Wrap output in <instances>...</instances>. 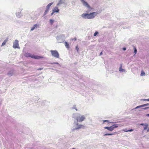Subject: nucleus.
Wrapping results in <instances>:
<instances>
[{
    "instance_id": "nucleus-20",
    "label": "nucleus",
    "mask_w": 149,
    "mask_h": 149,
    "mask_svg": "<svg viewBox=\"0 0 149 149\" xmlns=\"http://www.w3.org/2000/svg\"><path fill=\"white\" fill-rule=\"evenodd\" d=\"M148 124H146L144 125V130H146L148 128Z\"/></svg>"
},
{
    "instance_id": "nucleus-31",
    "label": "nucleus",
    "mask_w": 149,
    "mask_h": 149,
    "mask_svg": "<svg viewBox=\"0 0 149 149\" xmlns=\"http://www.w3.org/2000/svg\"><path fill=\"white\" fill-rule=\"evenodd\" d=\"M43 68H39V69H38V70H42V69H43Z\"/></svg>"
},
{
    "instance_id": "nucleus-18",
    "label": "nucleus",
    "mask_w": 149,
    "mask_h": 149,
    "mask_svg": "<svg viewBox=\"0 0 149 149\" xmlns=\"http://www.w3.org/2000/svg\"><path fill=\"white\" fill-rule=\"evenodd\" d=\"M52 3H49L46 6V8L49 9L51 5L52 4Z\"/></svg>"
},
{
    "instance_id": "nucleus-11",
    "label": "nucleus",
    "mask_w": 149,
    "mask_h": 149,
    "mask_svg": "<svg viewBox=\"0 0 149 149\" xmlns=\"http://www.w3.org/2000/svg\"><path fill=\"white\" fill-rule=\"evenodd\" d=\"M39 26L37 24H34L33 27H32L31 29V31H32L34 30L36 28L38 27Z\"/></svg>"
},
{
    "instance_id": "nucleus-19",
    "label": "nucleus",
    "mask_w": 149,
    "mask_h": 149,
    "mask_svg": "<svg viewBox=\"0 0 149 149\" xmlns=\"http://www.w3.org/2000/svg\"><path fill=\"white\" fill-rule=\"evenodd\" d=\"M49 8H46V10L45 11V12L44 13V14L45 15H46L47 14V13L48 12V11H49Z\"/></svg>"
},
{
    "instance_id": "nucleus-24",
    "label": "nucleus",
    "mask_w": 149,
    "mask_h": 149,
    "mask_svg": "<svg viewBox=\"0 0 149 149\" xmlns=\"http://www.w3.org/2000/svg\"><path fill=\"white\" fill-rule=\"evenodd\" d=\"M98 33H99L98 32L95 31V32L94 33V34L93 36H95L97 35V34H98Z\"/></svg>"
},
{
    "instance_id": "nucleus-17",
    "label": "nucleus",
    "mask_w": 149,
    "mask_h": 149,
    "mask_svg": "<svg viewBox=\"0 0 149 149\" xmlns=\"http://www.w3.org/2000/svg\"><path fill=\"white\" fill-rule=\"evenodd\" d=\"M13 74V72L12 71H10L8 73V75L9 76H12Z\"/></svg>"
},
{
    "instance_id": "nucleus-4",
    "label": "nucleus",
    "mask_w": 149,
    "mask_h": 149,
    "mask_svg": "<svg viewBox=\"0 0 149 149\" xmlns=\"http://www.w3.org/2000/svg\"><path fill=\"white\" fill-rule=\"evenodd\" d=\"M118 127V124H114L112 126L110 127H105L104 128V129H107L110 131H112L113 130H114V128H117Z\"/></svg>"
},
{
    "instance_id": "nucleus-15",
    "label": "nucleus",
    "mask_w": 149,
    "mask_h": 149,
    "mask_svg": "<svg viewBox=\"0 0 149 149\" xmlns=\"http://www.w3.org/2000/svg\"><path fill=\"white\" fill-rule=\"evenodd\" d=\"M115 132H114L113 133H111V134H108V133H107V134H104V136H107V135H114V134H115Z\"/></svg>"
},
{
    "instance_id": "nucleus-7",
    "label": "nucleus",
    "mask_w": 149,
    "mask_h": 149,
    "mask_svg": "<svg viewBox=\"0 0 149 149\" xmlns=\"http://www.w3.org/2000/svg\"><path fill=\"white\" fill-rule=\"evenodd\" d=\"M82 2L83 3L84 5L87 7L88 8H90V7L87 3V2H85L84 0H81Z\"/></svg>"
},
{
    "instance_id": "nucleus-37",
    "label": "nucleus",
    "mask_w": 149,
    "mask_h": 149,
    "mask_svg": "<svg viewBox=\"0 0 149 149\" xmlns=\"http://www.w3.org/2000/svg\"><path fill=\"white\" fill-rule=\"evenodd\" d=\"M146 116H149V114H147Z\"/></svg>"
},
{
    "instance_id": "nucleus-12",
    "label": "nucleus",
    "mask_w": 149,
    "mask_h": 149,
    "mask_svg": "<svg viewBox=\"0 0 149 149\" xmlns=\"http://www.w3.org/2000/svg\"><path fill=\"white\" fill-rule=\"evenodd\" d=\"M65 0H60L57 4V6H59L60 5L63 3H64Z\"/></svg>"
},
{
    "instance_id": "nucleus-5",
    "label": "nucleus",
    "mask_w": 149,
    "mask_h": 149,
    "mask_svg": "<svg viewBox=\"0 0 149 149\" xmlns=\"http://www.w3.org/2000/svg\"><path fill=\"white\" fill-rule=\"evenodd\" d=\"M50 52L52 55L57 58L59 57V54L58 52L56 50H51Z\"/></svg>"
},
{
    "instance_id": "nucleus-22",
    "label": "nucleus",
    "mask_w": 149,
    "mask_h": 149,
    "mask_svg": "<svg viewBox=\"0 0 149 149\" xmlns=\"http://www.w3.org/2000/svg\"><path fill=\"white\" fill-rule=\"evenodd\" d=\"M50 23L51 25H52L54 22V20L52 19H50L49 20Z\"/></svg>"
},
{
    "instance_id": "nucleus-1",
    "label": "nucleus",
    "mask_w": 149,
    "mask_h": 149,
    "mask_svg": "<svg viewBox=\"0 0 149 149\" xmlns=\"http://www.w3.org/2000/svg\"><path fill=\"white\" fill-rule=\"evenodd\" d=\"M86 118L85 117L84 115H81L79 114L75 118L76 121H74L76 126V129H79L81 128H84V126L83 125H79L78 122H81L85 120Z\"/></svg>"
},
{
    "instance_id": "nucleus-27",
    "label": "nucleus",
    "mask_w": 149,
    "mask_h": 149,
    "mask_svg": "<svg viewBox=\"0 0 149 149\" xmlns=\"http://www.w3.org/2000/svg\"><path fill=\"white\" fill-rule=\"evenodd\" d=\"M71 40H74V41H76V40H77V38L76 37L74 38H73V39H71Z\"/></svg>"
},
{
    "instance_id": "nucleus-14",
    "label": "nucleus",
    "mask_w": 149,
    "mask_h": 149,
    "mask_svg": "<svg viewBox=\"0 0 149 149\" xmlns=\"http://www.w3.org/2000/svg\"><path fill=\"white\" fill-rule=\"evenodd\" d=\"M133 131V129H130L129 130H127V129H125L123 130V131H124L125 132H132Z\"/></svg>"
},
{
    "instance_id": "nucleus-33",
    "label": "nucleus",
    "mask_w": 149,
    "mask_h": 149,
    "mask_svg": "<svg viewBox=\"0 0 149 149\" xmlns=\"http://www.w3.org/2000/svg\"><path fill=\"white\" fill-rule=\"evenodd\" d=\"M102 52L100 53V55H102Z\"/></svg>"
},
{
    "instance_id": "nucleus-13",
    "label": "nucleus",
    "mask_w": 149,
    "mask_h": 149,
    "mask_svg": "<svg viewBox=\"0 0 149 149\" xmlns=\"http://www.w3.org/2000/svg\"><path fill=\"white\" fill-rule=\"evenodd\" d=\"M8 40V39H6L2 43V46L4 45H6V43Z\"/></svg>"
},
{
    "instance_id": "nucleus-34",
    "label": "nucleus",
    "mask_w": 149,
    "mask_h": 149,
    "mask_svg": "<svg viewBox=\"0 0 149 149\" xmlns=\"http://www.w3.org/2000/svg\"><path fill=\"white\" fill-rule=\"evenodd\" d=\"M54 13V12L53 11L51 13V15H52Z\"/></svg>"
},
{
    "instance_id": "nucleus-25",
    "label": "nucleus",
    "mask_w": 149,
    "mask_h": 149,
    "mask_svg": "<svg viewBox=\"0 0 149 149\" xmlns=\"http://www.w3.org/2000/svg\"><path fill=\"white\" fill-rule=\"evenodd\" d=\"M134 53H135V54H136L137 52V49H136V48L135 47H134Z\"/></svg>"
},
{
    "instance_id": "nucleus-16",
    "label": "nucleus",
    "mask_w": 149,
    "mask_h": 149,
    "mask_svg": "<svg viewBox=\"0 0 149 149\" xmlns=\"http://www.w3.org/2000/svg\"><path fill=\"white\" fill-rule=\"evenodd\" d=\"M65 46L68 49H69V44L66 42H65Z\"/></svg>"
},
{
    "instance_id": "nucleus-36",
    "label": "nucleus",
    "mask_w": 149,
    "mask_h": 149,
    "mask_svg": "<svg viewBox=\"0 0 149 149\" xmlns=\"http://www.w3.org/2000/svg\"><path fill=\"white\" fill-rule=\"evenodd\" d=\"M149 132V128L147 130V132Z\"/></svg>"
},
{
    "instance_id": "nucleus-28",
    "label": "nucleus",
    "mask_w": 149,
    "mask_h": 149,
    "mask_svg": "<svg viewBox=\"0 0 149 149\" xmlns=\"http://www.w3.org/2000/svg\"><path fill=\"white\" fill-rule=\"evenodd\" d=\"M103 121L104 123V122H109L108 120H104Z\"/></svg>"
},
{
    "instance_id": "nucleus-21",
    "label": "nucleus",
    "mask_w": 149,
    "mask_h": 149,
    "mask_svg": "<svg viewBox=\"0 0 149 149\" xmlns=\"http://www.w3.org/2000/svg\"><path fill=\"white\" fill-rule=\"evenodd\" d=\"M145 73L143 70L141 71V76H145Z\"/></svg>"
},
{
    "instance_id": "nucleus-29",
    "label": "nucleus",
    "mask_w": 149,
    "mask_h": 149,
    "mask_svg": "<svg viewBox=\"0 0 149 149\" xmlns=\"http://www.w3.org/2000/svg\"><path fill=\"white\" fill-rule=\"evenodd\" d=\"M51 64H58V63L57 62H55V63H52Z\"/></svg>"
},
{
    "instance_id": "nucleus-23",
    "label": "nucleus",
    "mask_w": 149,
    "mask_h": 149,
    "mask_svg": "<svg viewBox=\"0 0 149 149\" xmlns=\"http://www.w3.org/2000/svg\"><path fill=\"white\" fill-rule=\"evenodd\" d=\"M141 101H149V99H141L140 100Z\"/></svg>"
},
{
    "instance_id": "nucleus-6",
    "label": "nucleus",
    "mask_w": 149,
    "mask_h": 149,
    "mask_svg": "<svg viewBox=\"0 0 149 149\" xmlns=\"http://www.w3.org/2000/svg\"><path fill=\"white\" fill-rule=\"evenodd\" d=\"M19 47L18 41L17 40H15L13 43V47L14 48H18Z\"/></svg>"
},
{
    "instance_id": "nucleus-35",
    "label": "nucleus",
    "mask_w": 149,
    "mask_h": 149,
    "mask_svg": "<svg viewBox=\"0 0 149 149\" xmlns=\"http://www.w3.org/2000/svg\"><path fill=\"white\" fill-rule=\"evenodd\" d=\"M141 125H144H144H144V124H143V123H142V124H141Z\"/></svg>"
},
{
    "instance_id": "nucleus-10",
    "label": "nucleus",
    "mask_w": 149,
    "mask_h": 149,
    "mask_svg": "<svg viewBox=\"0 0 149 149\" xmlns=\"http://www.w3.org/2000/svg\"><path fill=\"white\" fill-rule=\"evenodd\" d=\"M52 11L54 13H58L59 11V10L57 7H55L53 9Z\"/></svg>"
},
{
    "instance_id": "nucleus-26",
    "label": "nucleus",
    "mask_w": 149,
    "mask_h": 149,
    "mask_svg": "<svg viewBox=\"0 0 149 149\" xmlns=\"http://www.w3.org/2000/svg\"><path fill=\"white\" fill-rule=\"evenodd\" d=\"M75 49H76L77 50V52H78L79 51V48L78 47V45H77L76 46Z\"/></svg>"
},
{
    "instance_id": "nucleus-9",
    "label": "nucleus",
    "mask_w": 149,
    "mask_h": 149,
    "mask_svg": "<svg viewBox=\"0 0 149 149\" xmlns=\"http://www.w3.org/2000/svg\"><path fill=\"white\" fill-rule=\"evenodd\" d=\"M122 64H120V66L119 68V71L121 72H125V69L122 68Z\"/></svg>"
},
{
    "instance_id": "nucleus-30",
    "label": "nucleus",
    "mask_w": 149,
    "mask_h": 149,
    "mask_svg": "<svg viewBox=\"0 0 149 149\" xmlns=\"http://www.w3.org/2000/svg\"><path fill=\"white\" fill-rule=\"evenodd\" d=\"M148 108H149V107H145V108H143V109H144V110H145V109H148Z\"/></svg>"
},
{
    "instance_id": "nucleus-2",
    "label": "nucleus",
    "mask_w": 149,
    "mask_h": 149,
    "mask_svg": "<svg viewBox=\"0 0 149 149\" xmlns=\"http://www.w3.org/2000/svg\"><path fill=\"white\" fill-rule=\"evenodd\" d=\"M97 14V12H94L90 14L83 13L81 15V16L84 18L91 19L94 18Z\"/></svg>"
},
{
    "instance_id": "nucleus-8",
    "label": "nucleus",
    "mask_w": 149,
    "mask_h": 149,
    "mask_svg": "<svg viewBox=\"0 0 149 149\" xmlns=\"http://www.w3.org/2000/svg\"><path fill=\"white\" fill-rule=\"evenodd\" d=\"M149 105V103H147V104H145L142 105H141L138 106L136 107L135 108V109H138V108H139L141 107H145L146 106H147Z\"/></svg>"
},
{
    "instance_id": "nucleus-3",
    "label": "nucleus",
    "mask_w": 149,
    "mask_h": 149,
    "mask_svg": "<svg viewBox=\"0 0 149 149\" xmlns=\"http://www.w3.org/2000/svg\"><path fill=\"white\" fill-rule=\"evenodd\" d=\"M24 56L26 57H30L32 58L36 59H38L43 58V56L32 55L30 53H26L24 54Z\"/></svg>"
},
{
    "instance_id": "nucleus-32",
    "label": "nucleus",
    "mask_w": 149,
    "mask_h": 149,
    "mask_svg": "<svg viewBox=\"0 0 149 149\" xmlns=\"http://www.w3.org/2000/svg\"><path fill=\"white\" fill-rule=\"evenodd\" d=\"M123 49L124 50H125L126 49V48H125V47H124L123 48Z\"/></svg>"
}]
</instances>
